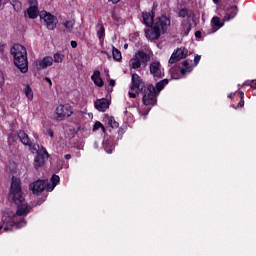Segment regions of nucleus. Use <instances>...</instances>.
Listing matches in <instances>:
<instances>
[{"instance_id": "c9c22d12", "label": "nucleus", "mask_w": 256, "mask_h": 256, "mask_svg": "<svg viewBox=\"0 0 256 256\" xmlns=\"http://www.w3.org/2000/svg\"><path fill=\"white\" fill-rule=\"evenodd\" d=\"M64 27H65V29H73V22L70 20H66L64 22Z\"/></svg>"}, {"instance_id": "4be33fe9", "label": "nucleus", "mask_w": 256, "mask_h": 256, "mask_svg": "<svg viewBox=\"0 0 256 256\" xmlns=\"http://www.w3.org/2000/svg\"><path fill=\"white\" fill-rule=\"evenodd\" d=\"M192 25H191V22H186V21H183L181 23V35L182 37H187V35H189V33H191V29H192Z\"/></svg>"}, {"instance_id": "e433bc0d", "label": "nucleus", "mask_w": 256, "mask_h": 256, "mask_svg": "<svg viewBox=\"0 0 256 256\" xmlns=\"http://www.w3.org/2000/svg\"><path fill=\"white\" fill-rule=\"evenodd\" d=\"M5 85V75L3 74V71L0 70V89Z\"/></svg>"}, {"instance_id": "393cba45", "label": "nucleus", "mask_w": 256, "mask_h": 256, "mask_svg": "<svg viewBox=\"0 0 256 256\" xmlns=\"http://www.w3.org/2000/svg\"><path fill=\"white\" fill-rule=\"evenodd\" d=\"M18 138L20 139L21 143H23V145L30 147L31 139H29V135H27L25 131L23 130L18 131Z\"/></svg>"}, {"instance_id": "603ef678", "label": "nucleus", "mask_w": 256, "mask_h": 256, "mask_svg": "<svg viewBox=\"0 0 256 256\" xmlns=\"http://www.w3.org/2000/svg\"><path fill=\"white\" fill-rule=\"evenodd\" d=\"M235 95V93L228 94V99H232V97Z\"/></svg>"}, {"instance_id": "6e6552de", "label": "nucleus", "mask_w": 256, "mask_h": 256, "mask_svg": "<svg viewBox=\"0 0 256 256\" xmlns=\"http://www.w3.org/2000/svg\"><path fill=\"white\" fill-rule=\"evenodd\" d=\"M49 185V180H36L33 183H30L29 185V189L30 191H32L33 195H41V193H43L45 191V189L47 190V187Z\"/></svg>"}, {"instance_id": "7ed1b4c3", "label": "nucleus", "mask_w": 256, "mask_h": 256, "mask_svg": "<svg viewBox=\"0 0 256 256\" xmlns=\"http://www.w3.org/2000/svg\"><path fill=\"white\" fill-rule=\"evenodd\" d=\"M13 55V62L15 67L22 73L29 71V60L27 59V49L21 44H14L10 49Z\"/></svg>"}, {"instance_id": "a211bd4d", "label": "nucleus", "mask_w": 256, "mask_h": 256, "mask_svg": "<svg viewBox=\"0 0 256 256\" xmlns=\"http://www.w3.org/2000/svg\"><path fill=\"white\" fill-rule=\"evenodd\" d=\"M53 65V57L45 56L43 59L38 60L37 69H47Z\"/></svg>"}, {"instance_id": "4468645a", "label": "nucleus", "mask_w": 256, "mask_h": 256, "mask_svg": "<svg viewBox=\"0 0 256 256\" xmlns=\"http://www.w3.org/2000/svg\"><path fill=\"white\" fill-rule=\"evenodd\" d=\"M30 7L27 9L29 19H37L39 17V8L37 0H29Z\"/></svg>"}, {"instance_id": "2f4dec72", "label": "nucleus", "mask_w": 256, "mask_h": 256, "mask_svg": "<svg viewBox=\"0 0 256 256\" xmlns=\"http://www.w3.org/2000/svg\"><path fill=\"white\" fill-rule=\"evenodd\" d=\"M211 23L212 25H214V27H218V29H221V27H223V23H221V20L217 16H214L212 18Z\"/></svg>"}, {"instance_id": "bb28decb", "label": "nucleus", "mask_w": 256, "mask_h": 256, "mask_svg": "<svg viewBox=\"0 0 256 256\" xmlns=\"http://www.w3.org/2000/svg\"><path fill=\"white\" fill-rule=\"evenodd\" d=\"M141 65H143V63L141 62V60L135 54L133 56V58L130 59V67H131V69H140Z\"/></svg>"}, {"instance_id": "423d86ee", "label": "nucleus", "mask_w": 256, "mask_h": 256, "mask_svg": "<svg viewBox=\"0 0 256 256\" xmlns=\"http://www.w3.org/2000/svg\"><path fill=\"white\" fill-rule=\"evenodd\" d=\"M40 20L50 31H53L57 28V18L47 11H42L40 13Z\"/></svg>"}, {"instance_id": "dca6fc26", "label": "nucleus", "mask_w": 256, "mask_h": 256, "mask_svg": "<svg viewBox=\"0 0 256 256\" xmlns=\"http://www.w3.org/2000/svg\"><path fill=\"white\" fill-rule=\"evenodd\" d=\"M145 37L146 39H149V41H157V39L161 37V31L159 28H155V26H153L152 29L148 28L145 30Z\"/></svg>"}, {"instance_id": "c756f323", "label": "nucleus", "mask_w": 256, "mask_h": 256, "mask_svg": "<svg viewBox=\"0 0 256 256\" xmlns=\"http://www.w3.org/2000/svg\"><path fill=\"white\" fill-rule=\"evenodd\" d=\"M65 58V55H63L61 52H56L53 55V61L54 63H63V59Z\"/></svg>"}, {"instance_id": "72a5a7b5", "label": "nucleus", "mask_w": 256, "mask_h": 256, "mask_svg": "<svg viewBox=\"0 0 256 256\" xmlns=\"http://www.w3.org/2000/svg\"><path fill=\"white\" fill-rule=\"evenodd\" d=\"M189 15V10L187 8H182L178 12V17H181L182 19H185Z\"/></svg>"}, {"instance_id": "de8ad7c7", "label": "nucleus", "mask_w": 256, "mask_h": 256, "mask_svg": "<svg viewBox=\"0 0 256 256\" xmlns=\"http://www.w3.org/2000/svg\"><path fill=\"white\" fill-rule=\"evenodd\" d=\"M121 0H108L109 3H112L113 5H117Z\"/></svg>"}, {"instance_id": "ea45409f", "label": "nucleus", "mask_w": 256, "mask_h": 256, "mask_svg": "<svg viewBox=\"0 0 256 256\" xmlns=\"http://www.w3.org/2000/svg\"><path fill=\"white\" fill-rule=\"evenodd\" d=\"M241 107H245V99L244 98H241L238 105H237V108H241Z\"/></svg>"}, {"instance_id": "aec40b11", "label": "nucleus", "mask_w": 256, "mask_h": 256, "mask_svg": "<svg viewBox=\"0 0 256 256\" xmlns=\"http://www.w3.org/2000/svg\"><path fill=\"white\" fill-rule=\"evenodd\" d=\"M91 79L94 85H96V87H103L104 82H103V78H101V72L99 70H95L93 72Z\"/></svg>"}, {"instance_id": "c85d7f7f", "label": "nucleus", "mask_w": 256, "mask_h": 256, "mask_svg": "<svg viewBox=\"0 0 256 256\" xmlns=\"http://www.w3.org/2000/svg\"><path fill=\"white\" fill-rule=\"evenodd\" d=\"M24 93L28 101H33V89H31V86L26 85V87L24 88Z\"/></svg>"}, {"instance_id": "49530a36", "label": "nucleus", "mask_w": 256, "mask_h": 256, "mask_svg": "<svg viewBox=\"0 0 256 256\" xmlns=\"http://www.w3.org/2000/svg\"><path fill=\"white\" fill-rule=\"evenodd\" d=\"M0 53H5V44L0 45Z\"/></svg>"}, {"instance_id": "6ab92c4d", "label": "nucleus", "mask_w": 256, "mask_h": 256, "mask_svg": "<svg viewBox=\"0 0 256 256\" xmlns=\"http://www.w3.org/2000/svg\"><path fill=\"white\" fill-rule=\"evenodd\" d=\"M7 3H10L12 5L14 11L19 13L22 9L21 1L19 0H0V9L3 7V5H7Z\"/></svg>"}, {"instance_id": "f704fd0d", "label": "nucleus", "mask_w": 256, "mask_h": 256, "mask_svg": "<svg viewBox=\"0 0 256 256\" xmlns=\"http://www.w3.org/2000/svg\"><path fill=\"white\" fill-rule=\"evenodd\" d=\"M125 131H127V127H120L118 129V139H123V135H125Z\"/></svg>"}, {"instance_id": "7c9ffc66", "label": "nucleus", "mask_w": 256, "mask_h": 256, "mask_svg": "<svg viewBox=\"0 0 256 256\" xmlns=\"http://www.w3.org/2000/svg\"><path fill=\"white\" fill-rule=\"evenodd\" d=\"M108 125H110V127L112 129H119V122H117L115 120V117L111 116L109 119H108Z\"/></svg>"}, {"instance_id": "a18cd8bd", "label": "nucleus", "mask_w": 256, "mask_h": 256, "mask_svg": "<svg viewBox=\"0 0 256 256\" xmlns=\"http://www.w3.org/2000/svg\"><path fill=\"white\" fill-rule=\"evenodd\" d=\"M195 37H196V39H201V31L197 30L195 32Z\"/></svg>"}, {"instance_id": "9b49d317", "label": "nucleus", "mask_w": 256, "mask_h": 256, "mask_svg": "<svg viewBox=\"0 0 256 256\" xmlns=\"http://www.w3.org/2000/svg\"><path fill=\"white\" fill-rule=\"evenodd\" d=\"M171 25V19L167 17V15H162L158 18H156L154 22V27L156 29H159L160 32L165 33L167 31V27Z\"/></svg>"}, {"instance_id": "cd10ccee", "label": "nucleus", "mask_w": 256, "mask_h": 256, "mask_svg": "<svg viewBox=\"0 0 256 256\" xmlns=\"http://www.w3.org/2000/svg\"><path fill=\"white\" fill-rule=\"evenodd\" d=\"M112 56L114 61H121V59H123V56L121 55V51L115 48V46L112 47Z\"/></svg>"}, {"instance_id": "f3484780", "label": "nucleus", "mask_w": 256, "mask_h": 256, "mask_svg": "<svg viewBox=\"0 0 256 256\" xmlns=\"http://www.w3.org/2000/svg\"><path fill=\"white\" fill-rule=\"evenodd\" d=\"M239 13V8L235 5L230 6L223 17V21H231V19H235L237 14Z\"/></svg>"}, {"instance_id": "58836bf2", "label": "nucleus", "mask_w": 256, "mask_h": 256, "mask_svg": "<svg viewBox=\"0 0 256 256\" xmlns=\"http://www.w3.org/2000/svg\"><path fill=\"white\" fill-rule=\"evenodd\" d=\"M46 133L49 137H51V139H53L55 137V133L51 130V128H48L46 130Z\"/></svg>"}, {"instance_id": "3c124183", "label": "nucleus", "mask_w": 256, "mask_h": 256, "mask_svg": "<svg viewBox=\"0 0 256 256\" xmlns=\"http://www.w3.org/2000/svg\"><path fill=\"white\" fill-rule=\"evenodd\" d=\"M239 95H240V99H244L245 93H243V91H240V92H239Z\"/></svg>"}, {"instance_id": "0eeeda50", "label": "nucleus", "mask_w": 256, "mask_h": 256, "mask_svg": "<svg viewBox=\"0 0 256 256\" xmlns=\"http://www.w3.org/2000/svg\"><path fill=\"white\" fill-rule=\"evenodd\" d=\"M48 159H49V152H47V149L45 147L41 146L34 158L35 169H39L40 167H43V165L47 163Z\"/></svg>"}, {"instance_id": "412c9836", "label": "nucleus", "mask_w": 256, "mask_h": 256, "mask_svg": "<svg viewBox=\"0 0 256 256\" xmlns=\"http://www.w3.org/2000/svg\"><path fill=\"white\" fill-rule=\"evenodd\" d=\"M135 55L139 58L142 65L146 66L147 62L151 61V55H149L147 52H145L143 50H138Z\"/></svg>"}, {"instance_id": "2eb2a0df", "label": "nucleus", "mask_w": 256, "mask_h": 256, "mask_svg": "<svg viewBox=\"0 0 256 256\" xmlns=\"http://www.w3.org/2000/svg\"><path fill=\"white\" fill-rule=\"evenodd\" d=\"M109 105H111V101H109L107 98L97 99L94 102V107L97 109V111H101L102 113H105V111L109 109Z\"/></svg>"}, {"instance_id": "9d476101", "label": "nucleus", "mask_w": 256, "mask_h": 256, "mask_svg": "<svg viewBox=\"0 0 256 256\" xmlns=\"http://www.w3.org/2000/svg\"><path fill=\"white\" fill-rule=\"evenodd\" d=\"M187 55H189V50L185 47L177 48L171 55L168 63L170 65H173V63H177L181 61V59L187 58Z\"/></svg>"}, {"instance_id": "f03ea898", "label": "nucleus", "mask_w": 256, "mask_h": 256, "mask_svg": "<svg viewBox=\"0 0 256 256\" xmlns=\"http://www.w3.org/2000/svg\"><path fill=\"white\" fill-rule=\"evenodd\" d=\"M130 89L142 95L143 105L157 104V91H155V86H153V84L145 85V82H143L139 74H132Z\"/></svg>"}, {"instance_id": "f8f14e48", "label": "nucleus", "mask_w": 256, "mask_h": 256, "mask_svg": "<svg viewBox=\"0 0 256 256\" xmlns=\"http://www.w3.org/2000/svg\"><path fill=\"white\" fill-rule=\"evenodd\" d=\"M149 69L154 79H163V77H165V72L161 69V62L155 61L150 63Z\"/></svg>"}, {"instance_id": "b1692460", "label": "nucleus", "mask_w": 256, "mask_h": 256, "mask_svg": "<svg viewBox=\"0 0 256 256\" xmlns=\"http://www.w3.org/2000/svg\"><path fill=\"white\" fill-rule=\"evenodd\" d=\"M96 33L99 41H103L105 39V26H103V22H98L96 25Z\"/></svg>"}, {"instance_id": "f257e3e1", "label": "nucleus", "mask_w": 256, "mask_h": 256, "mask_svg": "<svg viewBox=\"0 0 256 256\" xmlns=\"http://www.w3.org/2000/svg\"><path fill=\"white\" fill-rule=\"evenodd\" d=\"M9 201H12L14 205H17L16 214H9L3 212L2 224H0V231L4 227V231H13V229H22L27 225V221L23 216L29 215V206L25 204V193H23V188L21 187V179L13 176L9 193Z\"/></svg>"}, {"instance_id": "20e7f679", "label": "nucleus", "mask_w": 256, "mask_h": 256, "mask_svg": "<svg viewBox=\"0 0 256 256\" xmlns=\"http://www.w3.org/2000/svg\"><path fill=\"white\" fill-rule=\"evenodd\" d=\"M99 129H101L104 133V139L102 142L104 150L109 155H111V153H113V151H115V145H117V143L115 142V137L109 136L106 133L105 126H103V124L101 122H95L92 131H99Z\"/></svg>"}, {"instance_id": "4c0bfd02", "label": "nucleus", "mask_w": 256, "mask_h": 256, "mask_svg": "<svg viewBox=\"0 0 256 256\" xmlns=\"http://www.w3.org/2000/svg\"><path fill=\"white\" fill-rule=\"evenodd\" d=\"M199 61H201V55L197 54L194 57V65H195V67H197L199 65Z\"/></svg>"}, {"instance_id": "a19ab883", "label": "nucleus", "mask_w": 256, "mask_h": 256, "mask_svg": "<svg viewBox=\"0 0 256 256\" xmlns=\"http://www.w3.org/2000/svg\"><path fill=\"white\" fill-rule=\"evenodd\" d=\"M248 85L252 88V89H256V80H252L248 83Z\"/></svg>"}, {"instance_id": "ddd939ff", "label": "nucleus", "mask_w": 256, "mask_h": 256, "mask_svg": "<svg viewBox=\"0 0 256 256\" xmlns=\"http://www.w3.org/2000/svg\"><path fill=\"white\" fill-rule=\"evenodd\" d=\"M142 23L146 27H153L155 21V6L152 7L150 12H142Z\"/></svg>"}, {"instance_id": "5701e85b", "label": "nucleus", "mask_w": 256, "mask_h": 256, "mask_svg": "<svg viewBox=\"0 0 256 256\" xmlns=\"http://www.w3.org/2000/svg\"><path fill=\"white\" fill-rule=\"evenodd\" d=\"M50 181L52 184L48 182V187H47V191L49 193H51V191H53V189L57 187V184L59 183V181H61V178L59 177V175L53 174Z\"/></svg>"}, {"instance_id": "473e14b6", "label": "nucleus", "mask_w": 256, "mask_h": 256, "mask_svg": "<svg viewBox=\"0 0 256 256\" xmlns=\"http://www.w3.org/2000/svg\"><path fill=\"white\" fill-rule=\"evenodd\" d=\"M17 139H19L18 134H9L8 136V145H11L12 143H15L17 141Z\"/></svg>"}, {"instance_id": "09e8293b", "label": "nucleus", "mask_w": 256, "mask_h": 256, "mask_svg": "<svg viewBox=\"0 0 256 256\" xmlns=\"http://www.w3.org/2000/svg\"><path fill=\"white\" fill-rule=\"evenodd\" d=\"M109 86L110 87H115V80L114 79H110Z\"/></svg>"}, {"instance_id": "5fc2aeb1", "label": "nucleus", "mask_w": 256, "mask_h": 256, "mask_svg": "<svg viewBox=\"0 0 256 256\" xmlns=\"http://www.w3.org/2000/svg\"><path fill=\"white\" fill-rule=\"evenodd\" d=\"M220 0H213V3L217 4Z\"/></svg>"}, {"instance_id": "a878e982", "label": "nucleus", "mask_w": 256, "mask_h": 256, "mask_svg": "<svg viewBox=\"0 0 256 256\" xmlns=\"http://www.w3.org/2000/svg\"><path fill=\"white\" fill-rule=\"evenodd\" d=\"M166 85H169V79H167V78L157 82L156 86H155L156 95H157V93H161V91H163V89H165Z\"/></svg>"}, {"instance_id": "1a4fd4ad", "label": "nucleus", "mask_w": 256, "mask_h": 256, "mask_svg": "<svg viewBox=\"0 0 256 256\" xmlns=\"http://www.w3.org/2000/svg\"><path fill=\"white\" fill-rule=\"evenodd\" d=\"M56 115L58 121H63L66 117H71L73 115V110L71 109V104H61L56 108Z\"/></svg>"}, {"instance_id": "79ce46f5", "label": "nucleus", "mask_w": 256, "mask_h": 256, "mask_svg": "<svg viewBox=\"0 0 256 256\" xmlns=\"http://www.w3.org/2000/svg\"><path fill=\"white\" fill-rule=\"evenodd\" d=\"M128 95H129L130 99H136L138 94H137V92L136 93L128 92Z\"/></svg>"}, {"instance_id": "8fccbe9b", "label": "nucleus", "mask_w": 256, "mask_h": 256, "mask_svg": "<svg viewBox=\"0 0 256 256\" xmlns=\"http://www.w3.org/2000/svg\"><path fill=\"white\" fill-rule=\"evenodd\" d=\"M64 159H66V161H69V159H71V154L64 155Z\"/></svg>"}, {"instance_id": "c03bdc74", "label": "nucleus", "mask_w": 256, "mask_h": 256, "mask_svg": "<svg viewBox=\"0 0 256 256\" xmlns=\"http://www.w3.org/2000/svg\"><path fill=\"white\" fill-rule=\"evenodd\" d=\"M44 81H45L46 83H49V86H50V87L53 85V82L51 81V78H49V77H45V78H44Z\"/></svg>"}, {"instance_id": "39448f33", "label": "nucleus", "mask_w": 256, "mask_h": 256, "mask_svg": "<svg viewBox=\"0 0 256 256\" xmlns=\"http://www.w3.org/2000/svg\"><path fill=\"white\" fill-rule=\"evenodd\" d=\"M193 71V65L190 64L189 60H185L182 62V67H172L169 72L171 75V79H179L180 75H187V73H191Z\"/></svg>"}, {"instance_id": "37998d69", "label": "nucleus", "mask_w": 256, "mask_h": 256, "mask_svg": "<svg viewBox=\"0 0 256 256\" xmlns=\"http://www.w3.org/2000/svg\"><path fill=\"white\" fill-rule=\"evenodd\" d=\"M70 45H71L72 49H77V41L72 40V41L70 42Z\"/></svg>"}, {"instance_id": "864d4df0", "label": "nucleus", "mask_w": 256, "mask_h": 256, "mask_svg": "<svg viewBox=\"0 0 256 256\" xmlns=\"http://www.w3.org/2000/svg\"><path fill=\"white\" fill-rule=\"evenodd\" d=\"M129 44H124V49H128Z\"/></svg>"}]
</instances>
